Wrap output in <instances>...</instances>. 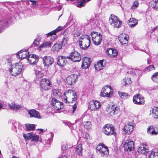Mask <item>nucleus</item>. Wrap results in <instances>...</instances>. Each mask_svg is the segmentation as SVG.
Masks as SVG:
<instances>
[{
  "label": "nucleus",
  "mask_w": 158,
  "mask_h": 158,
  "mask_svg": "<svg viewBox=\"0 0 158 158\" xmlns=\"http://www.w3.org/2000/svg\"><path fill=\"white\" fill-rule=\"evenodd\" d=\"M3 106V105L2 103L0 102V109H1Z\"/></svg>",
  "instance_id": "0e129e2a"
},
{
  "label": "nucleus",
  "mask_w": 158,
  "mask_h": 158,
  "mask_svg": "<svg viewBox=\"0 0 158 158\" xmlns=\"http://www.w3.org/2000/svg\"><path fill=\"white\" fill-rule=\"evenodd\" d=\"M62 46L61 44H55L52 47L54 51L57 52L62 48Z\"/></svg>",
  "instance_id": "473e14b6"
},
{
  "label": "nucleus",
  "mask_w": 158,
  "mask_h": 158,
  "mask_svg": "<svg viewBox=\"0 0 158 158\" xmlns=\"http://www.w3.org/2000/svg\"><path fill=\"white\" fill-rule=\"evenodd\" d=\"M71 21H70L69 22L68 21V22L64 26V28H65L66 27H68L69 26V25L70 22Z\"/></svg>",
  "instance_id": "bf43d9fd"
},
{
  "label": "nucleus",
  "mask_w": 158,
  "mask_h": 158,
  "mask_svg": "<svg viewBox=\"0 0 158 158\" xmlns=\"http://www.w3.org/2000/svg\"><path fill=\"white\" fill-rule=\"evenodd\" d=\"M149 158H158V152L152 151L149 155Z\"/></svg>",
  "instance_id": "58836bf2"
},
{
  "label": "nucleus",
  "mask_w": 158,
  "mask_h": 158,
  "mask_svg": "<svg viewBox=\"0 0 158 158\" xmlns=\"http://www.w3.org/2000/svg\"><path fill=\"white\" fill-rule=\"evenodd\" d=\"M113 93V89L110 86H106L102 88L100 94L103 97H110Z\"/></svg>",
  "instance_id": "423d86ee"
},
{
  "label": "nucleus",
  "mask_w": 158,
  "mask_h": 158,
  "mask_svg": "<svg viewBox=\"0 0 158 158\" xmlns=\"http://www.w3.org/2000/svg\"><path fill=\"white\" fill-rule=\"evenodd\" d=\"M128 39V36L126 35L123 38L120 39L119 41L122 44H124L127 43Z\"/></svg>",
  "instance_id": "c9c22d12"
},
{
  "label": "nucleus",
  "mask_w": 158,
  "mask_h": 158,
  "mask_svg": "<svg viewBox=\"0 0 158 158\" xmlns=\"http://www.w3.org/2000/svg\"><path fill=\"white\" fill-rule=\"evenodd\" d=\"M151 78L154 81L158 83V72L154 73L152 75Z\"/></svg>",
  "instance_id": "a19ab883"
},
{
  "label": "nucleus",
  "mask_w": 158,
  "mask_h": 158,
  "mask_svg": "<svg viewBox=\"0 0 158 158\" xmlns=\"http://www.w3.org/2000/svg\"><path fill=\"white\" fill-rule=\"evenodd\" d=\"M25 125L27 131H32L35 129V125L34 124H26Z\"/></svg>",
  "instance_id": "4c0bfd02"
},
{
  "label": "nucleus",
  "mask_w": 158,
  "mask_h": 158,
  "mask_svg": "<svg viewBox=\"0 0 158 158\" xmlns=\"http://www.w3.org/2000/svg\"><path fill=\"white\" fill-rule=\"evenodd\" d=\"M60 158H67V157L66 156H62V157Z\"/></svg>",
  "instance_id": "69168bd1"
},
{
  "label": "nucleus",
  "mask_w": 158,
  "mask_h": 158,
  "mask_svg": "<svg viewBox=\"0 0 158 158\" xmlns=\"http://www.w3.org/2000/svg\"><path fill=\"white\" fill-rule=\"evenodd\" d=\"M12 158H18L15 156H13L12 157Z\"/></svg>",
  "instance_id": "774afa93"
},
{
  "label": "nucleus",
  "mask_w": 158,
  "mask_h": 158,
  "mask_svg": "<svg viewBox=\"0 0 158 158\" xmlns=\"http://www.w3.org/2000/svg\"><path fill=\"white\" fill-rule=\"evenodd\" d=\"M27 137L29 141L31 142L38 141L39 139L38 135H35L32 132L27 134Z\"/></svg>",
  "instance_id": "5701e85b"
},
{
  "label": "nucleus",
  "mask_w": 158,
  "mask_h": 158,
  "mask_svg": "<svg viewBox=\"0 0 158 158\" xmlns=\"http://www.w3.org/2000/svg\"><path fill=\"white\" fill-rule=\"evenodd\" d=\"M90 58L87 57H84L82 59V68L85 69L88 68L90 65Z\"/></svg>",
  "instance_id": "412c9836"
},
{
  "label": "nucleus",
  "mask_w": 158,
  "mask_h": 158,
  "mask_svg": "<svg viewBox=\"0 0 158 158\" xmlns=\"http://www.w3.org/2000/svg\"><path fill=\"white\" fill-rule=\"evenodd\" d=\"M28 113L30 115L31 117H34L39 119L41 118V117L39 112L34 109L29 110Z\"/></svg>",
  "instance_id": "b1692460"
},
{
  "label": "nucleus",
  "mask_w": 158,
  "mask_h": 158,
  "mask_svg": "<svg viewBox=\"0 0 158 158\" xmlns=\"http://www.w3.org/2000/svg\"><path fill=\"white\" fill-rule=\"evenodd\" d=\"M103 60H100L97 63V64L95 65L96 70H100L103 69L104 68L105 65L103 64Z\"/></svg>",
  "instance_id": "c85d7f7f"
},
{
  "label": "nucleus",
  "mask_w": 158,
  "mask_h": 158,
  "mask_svg": "<svg viewBox=\"0 0 158 158\" xmlns=\"http://www.w3.org/2000/svg\"><path fill=\"white\" fill-rule=\"evenodd\" d=\"M96 152L102 157H107L109 155V152L108 148L103 144H99L96 148Z\"/></svg>",
  "instance_id": "7ed1b4c3"
},
{
  "label": "nucleus",
  "mask_w": 158,
  "mask_h": 158,
  "mask_svg": "<svg viewBox=\"0 0 158 158\" xmlns=\"http://www.w3.org/2000/svg\"><path fill=\"white\" fill-rule=\"evenodd\" d=\"M131 78L127 77H125L123 79V85L124 86H126L127 85H128L131 84Z\"/></svg>",
  "instance_id": "e433bc0d"
},
{
  "label": "nucleus",
  "mask_w": 158,
  "mask_h": 158,
  "mask_svg": "<svg viewBox=\"0 0 158 158\" xmlns=\"http://www.w3.org/2000/svg\"><path fill=\"white\" fill-rule=\"evenodd\" d=\"M23 136L24 139L26 140V141H28V142L29 141V139H28L27 134V135H26L25 134H23Z\"/></svg>",
  "instance_id": "13d9d810"
},
{
  "label": "nucleus",
  "mask_w": 158,
  "mask_h": 158,
  "mask_svg": "<svg viewBox=\"0 0 158 158\" xmlns=\"http://www.w3.org/2000/svg\"><path fill=\"white\" fill-rule=\"evenodd\" d=\"M77 105L76 103H75L74 105L73 106L72 108H73V110H72V113H74L75 111L76 110V108H77Z\"/></svg>",
  "instance_id": "6e6d98bb"
},
{
  "label": "nucleus",
  "mask_w": 158,
  "mask_h": 158,
  "mask_svg": "<svg viewBox=\"0 0 158 158\" xmlns=\"http://www.w3.org/2000/svg\"><path fill=\"white\" fill-rule=\"evenodd\" d=\"M56 94H57V95L59 96L61 95L59 91L57 92V91L56 92Z\"/></svg>",
  "instance_id": "052dcab7"
},
{
  "label": "nucleus",
  "mask_w": 158,
  "mask_h": 158,
  "mask_svg": "<svg viewBox=\"0 0 158 158\" xmlns=\"http://www.w3.org/2000/svg\"><path fill=\"white\" fill-rule=\"evenodd\" d=\"M78 77L77 74H72L67 77L65 81L66 83L69 85H74Z\"/></svg>",
  "instance_id": "f8f14e48"
},
{
  "label": "nucleus",
  "mask_w": 158,
  "mask_h": 158,
  "mask_svg": "<svg viewBox=\"0 0 158 158\" xmlns=\"http://www.w3.org/2000/svg\"><path fill=\"white\" fill-rule=\"evenodd\" d=\"M52 43L49 42H45L43 43L39 47L40 49L44 48L50 47L51 46Z\"/></svg>",
  "instance_id": "f704fd0d"
},
{
  "label": "nucleus",
  "mask_w": 158,
  "mask_h": 158,
  "mask_svg": "<svg viewBox=\"0 0 158 158\" xmlns=\"http://www.w3.org/2000/svg\"><path fill=\"white\" fill-rule=\"evenodd\" d=\"M51 102L52 104L55 109L59 110L63 109L64 107L63 103L55 98H52Z\"/></svg>",
  "instance_id": "9b49d317"
},
{
  "label": "nucleus",
  "mask_w": 158,
  "mask_h": 158,
  "mask_svg": "<svg viewBox=\"0 0 158 158\" xmlns=\"http://www.w3.org/2000/svg\"><path fill=\"white\" fill-rule=\"evenodd\" d=\"M0 158H3L2 156L0 154Z\"/></svg>",
  "instance_id": "338daca9"
},
{
  "label": "nucleus",
  "mask_w": 158,
  "mask_h": 158,
  "mask_svg": "<svg viewBox=\"0 0 158 158\" xmlns=\"http://www.w3.org/2000/svg\"><path fill=\"white\" fill-rule=\"evenodd\" d=\"M38 130H40L41 132H43L45 131H44V130L43 129H38Z\"/></svg>",
  "instance_id": "e2e57ef3"
},
{
  "label": "nucleus",
  "mask_w": 158,
  "mask_h": 158,
  "mask_svg": "<svg viewBox=\"0 0 158 158\" xmlns=\"http://www.w3.org/2000/svg\"><path fill=\"white\" fill-rule=\"evenodd\" d=\"M103 132L107 135H111L116 133L114 127L112 125L107 124L102 128Z\"/></svg>",
  "instance_id": "6e6552de"
},
{
  "label": "nucleus",
  "mask_w": 158,
  "mask_h": 158,
  "mask_svg": "<svg viewBox=\"0 0 158 158\" xmlns=\"http://www.w3.org/2000/svg\"><path fill=\"white\" fill-rule=\"evenodd\" d=\"M40 141L42 142H43L44 143L46 144L47 143V142H45V141H44V139H41Z\"/></svg>",
  "instance_id": "680f3d73"
},
{
  "label": "nucleus",
  "mask_w": 158,
  "mask_h": 158,
  "mask_svg": "<svg viewBox=\"0 0 158 158\" xmlns=\"http://www.w3.org/2000/svg\"><path fill=\"white\" fill-rule=\"evenodd\" d=\"M35 71V75L37 78H41L44 76V74L42 72L41 68H38Z\"/></svg>",
  "instance_id": "cd10ccee"
},
{
  "label": "nucleus",
  "mask_w": 158,
  "mask_h": 158,
  "mask_svg": "<svg viewBox=\"0 0 158 158\" xmlns=\"http://www.w3.org/2000/svg\"><path fill=\"white\" fill-rule=\"evenodd\" d=\"M7 24V23L6 21H2L0 22V25H1V26L0 27L1 28H2L4 27Z\"/></svg>",
  "instance_id": "8fccbe9b"
},
{
  "label": "nucleus",
  "mask_w": 158,
  "mask_h": 158,
  "mask_svg": "<svg viewBox=\"0 0 158 158\" xmlns=\"http://www.w3.org/2000/svg\"><path fill=\"white\" fill-rule=\"evenodd\" d=\"M109 21L111 25L117 28H119L122 24V22L118 20V17L112 14L110 15Z\"/></svg>",
  "instance_id": "39448f33"
},
{
  "label": "nucleus",
  "mask_w": 158,
  "mask_h": 158,
  "mask_svg": "<svg viewBox=\"0 0 158 158\" xmlns=\"http://www.w3.org/2000/svg\"><path fill=\"white\" fill-rule=\"evenodd\" d=\"M155 68L153 65H149L148 67L146 68L144 70L145 72H149L153 70H154Z\"/></svg>",
  "instance_id": "a18cd8bd"
},
{
  "label": "nucleus",
  "mask_w": 158,
  "mask_h": 158,
  "mask_svg": "<svg viewBox=\"0 0 158 158\" xmlns=\"http://www.w3.org/2000/svg\"><path fill=\"white\" fill-rule=\"evenodd\" d=\"M67 57L74 62L79 61L81 59V55L76 51L71 52L69 56H67Z\"/></svg>",
  "instance_id": "1a4fd4ad"
},
{
  "label": "nucleus",
  "mask_w": 158,
  "mask_h": 158,
  "mask_svg": "<svg viewBox=\"0 0 158 158\" xmlns=\"http://www.w3.org/2000/svg\"><path fill=\"white\" fill-rule=\"evenodd\" d=\"M67 56H58L57 59V64L60 67L64 66L67 63Z\"/></svg>",
  "instance_id": "dca6fc26"
},
{
  "label": "nucleus",
  "mask_w": 158,
  "mask_h": 158,
  "mask_svg": "<svg viewBox=\"0 0 158 158\" xmlns=\"http://www.w3.org/2000/svg\"><path fill=\"white\" fill-rule=\"evenodd\" d=\"M23 67V64L20 62L17 63L15 65H11L9 70L11 75L16 76L19 74L22 71Z\"/></svg>",
  "instance_id": "f03ea898"
},
{
  "label": "nucleus",
  "mask_w": 158,
  "mask_h": 158,
  "mask_svg": "<svg viewBox=\"0 0 158 158\" xmlns=\"http://www.w3.org/2000/svg\"><path fill=\"white\" fill-rule=\"evenodd\" d=\"M118 94L119 96L122 98L124 99L126 98L127 96H128V94L126 93H124L123 92H119Z\"/></svg>",
  "instance_id": "49530a36"
},
{
  "label": "nucleus",
  "mask_w": 158,
  "mask_h": 158,
  "mask_svg": "<svg viewBox=\"0 0 158 158\" xmlns=\"http://www.w3.org/2000/svg\"><path fill=\"white\" fill-rule=\"evenodd\" d=\"M43 63L45 66L49 67L54 62V59L50 56H45L43 59Z\"/></svg>",
  "instance_id": "2eb2a0df"
},
{
  "label": "nucleus",
  "mask_w": 158,
  "mask_h": 158,
  "mask_svg": "<svg viewBox=\"0 0 158 158\" xmlns=\"http://www.w3.org/2000/svg\"><path fill=\"white\" fill-rule=\"evenodd\" d=\"M83 137L86 139H88L90 138V136L87 133L85 132L83 134Z\"/></svg>",
  "instance_id": "864d4df0"
},
{
  "label": "nucleus",
  "mask_w": 158,
  "mask_h": 158,
  "mask_svg": "<svg viewBox=\"0 0 158 158\" xmlns=\"http://www.w3.org/2000/svg\"><path fill=\"white\" fill-rule=\"evenodd\" d=\"M139 5V2L137 1H135L133 3V5L131 7L132 9H136Z\"/></svg>",
  "instance_id": "de8ad7c7"
},
{
  "label": "nucleus",
  "mask_w": 158,
  "mask_h": 158,
  "mask_svg": "<svg viewBox=\"0 0 158 158\" xmlns=\"http://www.w3.org/2000/svg\"><path fill=\"white\" fill-rule=\"evenodd\" d=\"M110 115H112L117 114L119 110V108L115 105H113L109 107L107 110Z\"/></svg>",
  "instance_id": "4468645a"
},
{
  "label": "nucleus",
  "mask_w": 158,
  "mask_h": 158,
  "mask_svg": "<svg viewBox=\"0 0 158 158\" xmlns=\"http://www.w3.org/2000/svg\"><path fill=\"white\" fill-rule=\"evenodd\" d=\"M40 40V39L39 37H38V38H36V39L35 40L33 43V44L35 46H36L39 44Z\"/></svg>",
  "instance_id": "09e8293b"
},
{
  "label": "nucleus",
  "mask_w": 158,
  "mask_h": 158,
  "mask_svg": "<svg viewBox=\"0 0 158 158\" xmlns=\"http://www.w3.org/2000/svg\"><path fill=\"white\" fill-rule=\"evenodd\" d=\"M8 106L10 109L13 110H17L21 108V106L15 104L14 103H12L11 104H9Z\"/></svg>",
  "instance_id": "2f4dec72"
},
{
  "label": "nucleus",
  "mask_w": 158,
  "mask_h": 158,
  "mask_svg": "<svg viewBox=\"0 0 158 158\" xmlns=\"http://www.w3.org/2000/svg\"><path fill=\"white\" fill-rule=\"evenodd\" d=\"M81 34V33L79 32L75 33L74 34V36L75 37H79Z\"/></svg>",
  "instance_id": "4d7b16f0"
},
{
  "label": "nucleus",
  "mask_w": 158,
  "mask_h": 158,
  "mask_svg": "<svg viewBox=\"0 0 158 158\" xmlns=\"http://www.w3.org/2000/svg\"><path fill=\"white\" fill-rule=\"evenodd\" d=\"M89 105L88 106V108H89L91 110L95 111L97 110V107H95L93 102L89 103Z\"/></svg>",
  "instance_id": "79ce46f5"
},
{
  "label": "nucleus",
  "mask_w": 158,
  "mask_h": 158,
  "mask_svg": "<svg viewBox=\"0 0 158 158\" xmlns=\"http://www.w3.org/2000/svg\"><path fill=\"white\" fill-rule=\"evenodd\" d=\"M90 40L88 35L85 34L82 35L79 41V44L82 49L85 50L90 46Z\"/></svg>",
  "instance_id": "f257e3e1"
},
{
  "label": "nucleus",
  "mask_w": 158,
  "mask_h": 158,
  "mask_svg": "<svg viewBox=\"0 0 158 158\" xmlns=\"http://www.w3.org/2000/svg\"><path fill=\"white\" fill-rule=\"evenodd\" d=\"M29 1L32 3V5L34 6H37L38 4V2L36 1L33 0H29Z\"/></svg>",
  "instance_id": "603ef678"
},
{
  "label": "nucleus",
  "mask_w": 158,
  "mask_h": 158,
  "mask_svg": "<svg viewBox=\"0 0 158 158\" xmlns=\"http://www.w3.org/2000/svg\"><path fill=\"white\" fill-rule=\"evenodd\" d=\"M147 133L150 135H156L158 134V128L154 126H150L148 128Z\"/></svg>",
  "instance_id": "aec40b11"
},
{
  "label": "nucleus",
  "mask_w": 158,
  "mask_h": 158,
  "mask_svg": "<svg viewBox=\"0 0 158 158\" xmlns=\"http://www.w3.org/2000/svg\"><path fill=\"white\" fill-rule=\"evenodd\" d=\"M67 145L66 144H64L62 146L61 148L62 150L64 151L67 149Z\"/></svg>",
  "instance_id": "5fc2aeb1"
},
{
  "label": "nucleus",
  "mask_w": 158,
  "mask_h": 158,
  "mask_svg": "<svg viewBox=\"0 0 158 158\" xmlns=\"http://www.w3.org/2000/svg\"><path fill=\"white\" fill-rule=\"evenodd\" d=\"M150 114L154 118H158V107H155L150 111Z\"/></svg>",
  "instance_id": "a878e982"
},
{
  "label": "nucleus",
  "mask_w": 158,
  "mask_h": 158,
  "mask_svg": "<svg viewBox=\"0 0 158 158\" xmlns=\"http://www.w3.org/2000/svg\"><path fill=\"white\" fill-rule=\"evenodd\" d=\"M133 128V125L127 124L125 125L123 129L126 134H129L132 131Z\"/></svg>",
  "instance_id": "bb28decb"
},
{
  "label": "nucleus",
  "mask_w": 158,
  "mask_h": 158,
  "mask_svg": "<svg viewBox=\"0 0 158 158\" xmlns=\"http://www.w3.org/2000/svg\"><path fill=\"white\" fill-rule=\"evenodd\" d=\"M152 7L156 10H158V0H155L152 4Z\"/></svg>",
  "instance_id": "c03bdc74"
},
{
  "label": "nucleus",
  "mask_w": 158,
  "mask_h": 158,
  "mask_svg": "<svg viewBox=\"0 0 158 158\" xmlns=\"http://www.w3.org/2000/svg\"><path fill=\"white\" fill-rule=\"evenodd\" d=\"M68 39L69 38L67 35H64L62 41L61 42V44L62 45H65L66 44Z\"/></svg>",
  "instance_id": "37998d69"
},
{
  "label": "nucleus",
  "mask_w": 158,
  "mask_h": 158,
  "mask_svg": "<svg viewBox=\"0 0 158 158\" xmlns=\"http://www.w3.org/2000/svg\"><path fill=\"white\" fill-rule=\"evenodd\" d=\"M133 101L135 104L139 105H143L145 102L143 97L139 94L133 96Z\"/></svg>",
  "instance_id": "9d476101"
},
{
  "label": "nucleus",
  "mask_w": 158,
  "mask_h": 158,
  "mask_svg": "<svg viewBox=\"0 0 158 158\" xmlns=\"http://www.w3.org/2000/svg\"><path fill=\"white\" fill-rule=\"evenodd\" d=\"M148 146L147 145V143H142L138 149L139 152L144 154L148 152Z\"/></svg>",
  "instance_id": "a211bd4d"
},
{
  "label": "nucleus",
  "mask_w": 158,
  "mask_h": 158,
  "mask_svg": "<svg viewBox=\"0 0 158 158\" xmlns=\"http://www.w3.org/2000/svg\"><path fill=\"white\" fill-rule=\"evenodd\" d=\"M84 127L87 129H89L91 128V124L90 121H86L83 123Z\"/></svg>",
  "instance_id": "ea45409f"
},
{
  "label": "nucleus",
  "mask_w": 158,
  "mask_h": 158,
  "mask_svg": "<svg viewBox=\"0 0 158 158\" xmlns=\"http://www.w3.org/2000/svg\"><path fill=\"white\" fill-rule=\"evenodd\" d=\"M64 29V27L59 26L54 31H51L50 32L48 33V36H52V35H55L56 33L60 31H61Z\"/></svg>",
  "instance_id": "c756f323"
},
{
  "label": "nucleus",
  "mask_w": 158,
  "mask_h": 158,
  "mask_svg": "<svg viewBox=\"0 0 158 158\" xmlns=\"http://www.w3.org/2000/svg\"><path fill=\"white\" fill-rule=\"evenodd\" d=\"M94 104L96 107H97V110L100 107V103L98 101H95V102H93Z\"/></svg>",
  "instance_id": "3c124183"
},
{
  "label": "nucleus",
  "mask_w": 158,
  "mask_h": 158,
  "mask_svg": "<svg viewBox=\"0 0 158 158\" xmlns=\"http://www.w3.org/2000/svg\"><path fill=\"white\" fill-rule=\"evenodd\" d=\"M82 145L81 144H79L76 148V153L80 156L82 154Z\"/></svg>",
  "instance_id": "72a5a7b5"
},
{
  "label": "nucleus",
  "mask_w": 158,
  "mask_h": 158,
  "mask_svg": "<svg viewBox=\"0 0 158 158\" xmlns=\"http://www.w3.org/2000/svg\"><path fill=\"white\" fill-rule=\"evenodd\" d=\"M138 23L137 20L134 18H130L129 20L128 25L131 27H134Z\"/></svg>",
  "instance_id": "7c9ffc66"
},
{
  "label": "nucleus",
  "mask_w": 158,
  "mask_h": 158,
  "mask_svg": "<svg viewBox=\"0 0 158 158\" xmlns=\"http://www.w3.org/2000/svg\"><path fill=\"white\" fill-rule=\"evenodd\" d=\"M52 83L48 78H43L41 80L40 85L41 89L47 91L50 89Z\"/></svg>",
  "instance_id": "0eeeda50"
},
{
  "label": "nucleus",
  "mask_w": 158,
  "mask_h": 158,
  "mask_svg": "<svg viewBox=\"0 0 158 158\" xmlns=\"http://www.w3.org/2000/svg\"><path fill=\"white\" fill-rule=\"evenodd\" d=\"M68 94H70V95L72 96V100L69 101H67V99L68 98H64V101L65 102H68V103L69 102L72 103L73 102H75L77 101V95L75 93V92L73 90H68Z\"/></svg>",
  "instance_id": "f3484780"
},
{
  "label": "nucleus",
  "mask_w": 158,
  "mask_h": 158,
  "mask_svg": "<svg viewBox=\"0 0 158 158\" xmlns=\"http://www.w3.org/2000/svg\"><path fill=\"white\" fill-rule=\"evenodd\" d=\"M106 53L110 57H114L118 55V52L117 50L111 48L108 49L106 51Z\"/></svg>",
  "instance_id": "393cba45"
},
{
  "label": "nucleus",
  "mask_w": 158,
  "mask_h": 158,
  "mask_svg": "<svg viewBox=\"0 0 158 158\" xmlns=\"http://www.w3.org/2000/svg\"><path fill=\"white\" fill-rule=\"evenodd\" d=\"M27 60L31 64H33L36 63L38 61L39 58L36 55H33L31 56H29L27 57Z\"/></svg>",
  "instance_id": "4be33fe9"
},
{
  "label": "nucleus",
  "mask_w": 158,
  "mask_h": 158,
  "mask_svg": "<svg viewBox=\"0 0 158 158\" xmlns=\"http://www.w3.org/2000/svg\"><path fill=\"white\" fill-rule=\"evenodd\" d=\"M27 50H22L19 51L16 53V56L17 58L19 57L21 59H24L26 58L27 59V57L29 56V52H28Z\"/></svg>",
  "instance_id": "6ab92c4d"
},
{
  "label": "nucleus",
  "mask_w": 158,
  "mask_h": 158,
  "mask_svg": "<svg viewBox=\"0 0 158 158\" xmlns=\"http://www.w3.org/2000/svg\"><path fill=\"white\" fill-rule=\"evenodd\" d=\"M124 146L125 150L127 151H131L134 149V142L131 139H127L125 141Z\"/></svg>",
  "instance_id": "ddd939ff"
},
{
  "label": "nucleus",
  "mask_w": 158,
  "mask_h": 158,
  "mask_svg": "<svg viewBox=\"0 0 158 158\" xmlns=\"http://www.w3.org/2000/svg\"><path fill=\"white\" fill-rule=\"evenodd\" d=\"M92 40L94 44L98 45L100 44L102 40V36L99 33L93 32L91 33Z\"/></svg>",
  "instance_id": "20e7f679"
}]
</instances>
